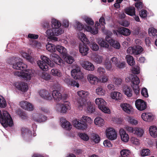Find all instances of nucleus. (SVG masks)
I'll return each instance as SVG.
<instances>
[{
	"label": "nucleus",
	"instance_id": "nucleus-37",
	"mask_svg": "<svg viewBox=\"0 0 157 157\" xmlns=\"http://www.w3.org/2000/svg\"><path fill=\"white\" fill-rule=\"evenodd\" d=\"M77 94L80 98L83 99L87 98L89 97V93L83 90L78 91Z\"/></svg>",
	"mask_w": 157,
	"mask_h": 157
},
{
	"label": "nucleus",
	"instance_id": "nucleus-35",
	"mask_svg": "<svg viewBox=\"0 0 157 157\" xmlns=\"http://www.w3.org/2000/svg\"><path fill=\"white\" fill-rule=\"evenodd\" d=\"M56 51L57 50L59 53L63 56H66L67 52L66 49L63 46L60 45L56 46Z\"/></svg>",
	"mask_w": 157,
	"mask_h": 157
},
{
	"label": "nucleus",
	"instance_id": "nucleus-6",
	"mask_svg": "<svg viewBox=\"0 0 157 157\" xmlns=\"http://www.w3.org/2000/svg\"><path fill=\"white\" fill-rule=\"evenodd\" d=\"M111 60L112 62V63H110V62L107 59L106 60L104 63L105 67L107 69L109 70H111L113 66L119 68H122L124 67L125 62H120L116 57H112Z\"/></svg>",
	"mask_w": 157,
	"mask_h": 157
},
{
	"label": "nucleus",
	"instance_id": "nucleus-40",
	"mask_svg": "<svg viewBox=\"0 0 157 157\" xmlns=\"http://www.w3.org/2000/svg\"><path fill=\"white\" fill-rule=\"evenodd\" d=\"M51 74L56 77H61L63 76V74L61 71L58 69L54 68L51 71Z\"/></svg>",
	"mask_w": 157,
	"mask_h": 157
},
{
	"label": "nucleus",
	"instance_id": "nucleus-5",
	"mask_svg": "<svg viewBox=\"0 0 157 157\" xmlns=\"http://www.w3.org/2000/svg\"><path fill=\"white\" fill-rule=\"evenodd\" d=\"M78 109L79 110L82 109L86 110L89 113H92L95 111V108L92 103L90 101L86 102L83 99H79L77 101V104Z\"/></svg>",
	"mask_w": 157,
	"mask_h": 157
},
{
	"label": "nucleus",
	"instance_id": "nucleus-22",
	"mask_svg": "<svg viewBox=\"0 0 157 157\" xmlns=\"http://www.w3.org/2000/svg\"><path fill=\"white\" fill-rule=\"evenodd\" d=\"M81 64L82 67L85 69L89 71H93L94 69V65L91 62L87 61H82Z\"/></svg>",
	"mask_w": 157,
	"mask_h": 157
},
{
	"label": "nucleus",
	"instance_id": "nucleus-49",
	"mask_svg": "<svg viewBox=\"0 0 157 157\" xmlns=\"http://www.w3.org/2000/svg\"><path fill=\"white\" fill-rule=\"evenodd\" d=\"M82 18L87 24L90 25H92L94 24V21L90 17L86 16H84Z\"/></svg>",
	"mask_w": 157,
	"mask_h": 157
},
{
	"label": "nucleus",
	"instance_id": "nucleus-48",
	"mask_svg": "<svg viewBox=\"0 0 157 157\" xmlns=\"http://www.w3.org/2000/svg\"><path fill=\"white\" fill-rule=\"evenodd\" d=\"M126 58L129 65L131 66H132L134 65L135 61L132 56L130 55H127L126 56Z\"/></svg>",
	"mask_w": 157,
	"mask_h": 157
},
{
	"label": "nucleus",
	"instance_id": "nucleus-18",
	"mask_svg": "<svg viewBox=\"0 0 157 157\" xmlns=\"http://www.w3.org/2000/svg\"><path fill=\"white\" fill-rule=\"evenodd\" d=\"M120 107L122 109L125 113L128 114H132L133 113L134 109L129 104L124 103L120 104Z\"/></svg>",
	"mask_w": 157,
	"mask_h": 157
},
{
	"label": "nucleus",
	"instance_id": "nucleus-63",
	"mask_svg": "<svg viewBox=\"0 0 157 157\" xmlns=\"http://www.w3.org/2000/svg\"><path fill=\"white\" fill-rule=\"evenodd\" d=\"M65 59L67 63L69 64L72 63L74 61L73 57L70 56H66L65 58Z\"/></svg>",
	"mask_w": 157,
	"mask_h": 157
},
{
	"label": "nucleus",
	"instance_id": "nucleus-16",
	"mask_svg": "<svg viewBox=\"0 0 157 157\" xmlns=\"http://www.w3.org/2000/svg\"><path fill=\"white\" fill-rule=\"evenodd\" d=\"M50 58L56 64L61 66H64V64L63 60L56 53H52L51 55Z\"/></svg>",
	"mask_w": 157,
	"mask_h": 157
},
{
	"label": "nucleus",
	"instance_id": "nucleus-59",
	"mask_svg": "<svg viewBox=\"0 0 157 157\" xmlns=\"http://www.w3.org/2000/svg\"><path fill=\"white\" fill-rule=\"evenodd\" d=\"M91 48L93 51H96L99 49V47L97 44L94 42H91L90 45Z\"/></svg>",
	"mask_w": 157,
	"mask_h": 157
},
{
	"label": "nucleus",
	"instance_id": "nucleus-8",
	"mask_svg": "<svg viewBox=\"0 0 157 157\" xmlns=\"http://www.w3.org/2000/svg\"><path fill=\"white\" fill-rule=\"evenodd\" d=\"M71 109V105L67 101H64L63 103L57 104L55 106L56 111L59 113L64 114L67 111Z\"/></svg>",
	"mask_w": 157,
	"mask_h": 157
},
{
	"label": "nucleus",
	"instance_id": "nucleus-46",
	"mask_svg": "<svg viewBox=\"0 0 157 157\" xmlns=\"http://www.w3.org/2000/svg\"><path fill=\"white\" fill-rule=\"evenodd\" d=\"M78 37L82 42H85L86 43H88V40L86 38V35L83 33L82 32L78 33Z\"/></svg>",
	"mask_w": 157,
	"mask_h": 157
},
{
	"label": "nucleus",
	"instance_id": "nucleus-55",
	"mask_svg": "<svg viewBox=\"0 0 157 157\" xmlns=\"http://www.w3.org/2000/svg\"><path fill=\"white\" fill-rule=\"evenodd\" d=\"M78 136L82 140L85 141H87L89 139L88 135L85 133H79Z\"/></svg>",
	"mask_w": 157,
	"mask_h": 157
},
{
	"label": "nucleus",
	"instance_id": "nucleus-21",
	"mask_svg": "<svg viewBox=\"0 0 157 157\" xmlns=\"http://www.w3.org/2000/svg\"><path fill=\"white\" fill-rule=\"evenodd\" d=\"M60 124L61 127L66 130L69 131L72 128V125L70 123L64 118H60Z\"/></svg>",
	"mask_w": 157,
	"mask_h": 157
},
{
	"label": "nucleus",
	"instance_id": "nucleus-10",
	"mask_svg": "<svg viewBox=\"0 0 157 157\" xmlns=\"http://www.w3.org/2000/svg\"><path fill=\"white\" fill-rule=\"evenodd\" d=\"M95 102L98 108L102 111L105 113H110V109L106 106V103L102 98H97L95 99Z\"/></svg>",
	"mask_w": 157,
	"mask_h": 157
},
{
	"label": "nucleus",
	"instance_id": "nucleus-13",
	"mask_svg": "<svg viewBox=\"0 0 157 157\" xmlns=\"http://www.w3.org/2000/svg\"><path fill=\"white\" fill-rule=\"evenodd\" d=\"M51 96H52V98H53L56 101L58 102L65 99L67 97V95L65 94L63 96L59 91L55 90L52 91Z\"/></svg>",
	"mask_w": 157,
	"mask_h": 157
},
{
	"label": "nucleus",
	"instance_id": "nucleus-14",
	"mask_svg": "<svg viewBox=\"0 0 157 157\" xmlns=\"http://www.w3.org/2000/svg\"><path fill=\"white\" fill-rule=\"evenodd\" d=\"M143 51V48L140 46L137 45L135 47H130L127 49L128 53L137 55L140 54Z\"/></svg>",
	"mask_w": 157,
	"mask_h": 157
},
{
	"label": "nucleus",
	"instance_id": "nucleus-34",
	"mask_svg": "<svg viewBox=\"0 0 157 157\" xmlns=\"http://www.w3.org/2000/svg\"><path fill=\"white\" fill-rule=\"evenodd\" d=\"M144 133V131L142 128H140L135 127L133 134L137 137H142L143 136Z\"/></svg>",
	"mask_w": 157,
	"mask_h": 157
},
{
	"label": "nucleus",
	"instance_id": "nucleus-28",
	"mask_svg": "<svg viewBox=\"0 0 157 157\" xmlns=\"http://www.w3.org/2000/svg\"><path fill=\"white\" fill-rule=\"evenodd\" d=\"M14 85L16 88L23 92L26 91L28 89V85L24 82H16L14 83Z\"/></svg>",
	"mask_w": 157,
	"mask_h": 157
},
{
	"label": "nucleus",
	"instance_id": "nucleus-43",
	"mask_svg": "<svg viewBox=\"0 0 157 157\" xmlns=\"http://www.w3.org/2000/svg\"><path fill=\"white\" fill-rule=\"evenodd\" d=\"M20 54L22 57L26 58L29 62L31 63H33L34 62V59L31 57L30 56L28 55L24 51H21Z\"/></svg>",
	"mask_w": 157,
	"mask_h": 157
},
{
	"label": "nucleus",
	"instance_id": "nucleus-58",
	"mask_svg": "<svg viewBox=\"0 0 157 157\" xmlns=\"http://www.w3.org/2000/svg\"><path fill=\"white\" fill-rule=\"evenodd\" d=\"M99 22L101 24V30L104 33V31H103L107 30H105L104 29V25L105 24V19L103 17H100L99 19Z\"/></svg>",
	"mask_w": 157,
	"mask_h": 157
},
{
	"label": "nucleus",
	"instance_id": "nucleus-23",
	"mask_svg": "<svg viewBox=\"0 0 157 157\" xmlns=\"http://www.w3.org/2000/svg\"><path fill=\"white\" fill-rule=\"evenodd\" d=\"M20 105L23 109L30 111L33 110V105L31 103L27 101H23L20 102Z\"/></svg>",
	"mask_w": 157,
	"mask_h": 157
},
{
	"label": "nucleus",
	"instance_id": "nucleus-27",
	"mask_svg": "<svg viewBox=\"0 0 157 157\" xmlns=\"http://www.w3.org/2000/svg\"><path fill=\"white\" fill-rule=\"evenodd\" d=\"M100 24L97 22L95 23V28H93L90 26H86L85 29L87 31L90 32L91 34L95 35L98 33V26L100 25Z\"/></svg>",
	"mask_w": 157,
	"mask_h": 157
},
{
	"label": "nucleus",
	"instance_id": "nucleus-9",
	"mask_svg": "<svg viewBox=\"0 0 157 157\" xmlns=\"http://www.w3.org/2000/svg\"><path fill=\"white\" fill-rule=\"evenodd\" d=\"M103 31L104 33L107 35L105 37V39L109 44L116 49H120L121 47L120 43L117 41L112 39L110 37L112 35V33L108 30H104Z\"/></svg>",
	"mask_w": 157,
	"mask_h": 157
},
{
	"label": "nucleus",
	"instance_id": "nucleus-29",
	"mask_svg": "<svg viewBox=\"0 0 157 157\" xmlns=\"http://www.w3.org/2000/svg\"><path fill=\"white\" fill-rule=\"evenodd\" d=\"M79 52L82 56H86L88 53L89 48L84 43H80L79 45Z\"/></svg>",
	"mask_w": 157,
	"mask_h": 157
},
{
	"label": "nucleus",
	"instance_id": "nucleus-61",
	"mask_svg": "<svg viewBox=\"0 0 157 157\" xmlns=\"http://www.w3.org/2000/svg\"><path fill=\"white\" fill-rule=\"evenodd\" d=\"M150 154V151L147 149H143L140 152V155L142 156H145L149 155Z\"/></svg>",
	"mask_w": 157,
	"mask_h": 157
},
{
	"label": "nucleus",
	"instance_id": "nucleus-12",
	"mask_svg": "<svg viewBox=\"0 0 157 157\" xmlns=\"http://www.w3.org/2000/svg\"><path fill=\"white\" fill-rule=\"evenodd\" d=\"M105 134L107 138L111 140H116L117 137V132L113 128H107L105 131Z\"/></svg>",
	"mask_w": 157,
	"mask_h": 157
},
{
	"label": "nucleus",
	"instance_id": "nucleus-7",
	"mask_svg": "<svg viewBox=\"0 0 157 157\" xmlns=\"http://www.w3.org/2000/svg\"><path fill=\"white\" fill-rule=\"evenodd\" d=\"M51 25L54 31L55 36H58L64 33V30L61 27V24L59 21L54 18H52L51 19Z\"/></svg>",
	"mask_w": 157,
	"mask_h": 157
},
{
	"label": "nucleus",
	"instance_id": "nucleus-42",
	"mask_svg": "<svg viewBox=\"0 0 157 157\" xmlns=\"http://www.w3.org/2000/svg\"><path fill=\"white\" fill-rule=\"evenodd\" d=\"M97 42L101 47L104 48H108L109 46L107 42L101 38H98Z\"/></svg>",
	"mask_w": 157,
	"mask_h": 157
},
{
	"label": "nucleus",
	"instance_id": "nucleus-53",
	"mask_svg": "<svg viewBox=\"0 0 157 157\" xmlns=\"http://www.w3.org/2000/svg\"><path fill=\"white\" fill-rule=\"evenodd\" d=\"M91 139L96 143H98L100 140L99 136L95 133H93L92 135Z\"/></svg>",
	"mask_w": 157,
	"mask_h": 157
},
{
	"label": "nucleus",
	"instance_id": "nucleus-62",
	"mask_svg": "<svg viewBox=\"0 0 157 157\" xmlns=\"http://www.w3.org/2000/svg\"><path fill=\"white\" fill-rule=\"evenodd\" d=\"M75 28L78 30H81L84 28V26L81 23L76 21H75Z\"/></svg>",
	"mask_w": 157,
	"mask_h": 157
},
{
	"label": "nucleus",
	"instance_id": "nucleus-52",
	"mask_svg": "<svg viewBox=\"0 0 157 157\" xmlns=\"http://www.w3.org/2000/svg\"><path fill=\"white\" fill-rule=\"evenodd\" d=\"M121 156L122 157H128L130 154V152L128 150L124 149L120 152Z\"/></svg>",
	"mask_w": 157,
	"mask_h": 157
},
{
	"label": "nucleus",
	"instance_id": "nucleus-24",
	"mask_svg": "<svg viewBox=\"0 0 157 157\" xmlns=\"http://www.w3.org/2000/svg\"><path fill=\"white\" fill-rule=\"evenodd\" d=\"M21 136L26 140H29L32 136L31 132L28 128H23L21 129Z\"/></svg>",
	"mask_w": 157,
	"mask_h": 157
},
{
	"label": "nucleus",
	"instance_id": "nucleus-57",
	"mask_svg": "<svg viewBox=\"0 0 157 157\" xmlns=\"http://www.w3.org/2000/svg\"><path fill=\"white\" fill-rule=\"evenodd\" d=\"M130 141L132 144L135 145H138L140 144V140L136 137H131Z\"/></svg>",
	"mask_w": 157,
	"mask_h": 157
},
{
	"label": "nucleus",
	"instance_id": "nucleus-4",
	"mask_svg": "<svg viewBox=\"0 0 157 157\" xmlns=\"http://www.w3.org/2000/svg\"><path fill=\"white\" fill-rule=\"evenodd\" d=\"M0 122L4 128L7 127L8 126L11 127L13 124L10 115L6 111H3L2 115L0 110Z\"/></svg>",
	"mask_w": 157,
	"mask_h": 157
},
{
	"label": "nucleus",
	"instance_id": "nucleus-1",
	"mask_svg": "<svg viewBox=\"0 0 157 157\" xmlns=\"http://www.w3.org/2000/svg\"><path fill=\"white\" fill-rule=\"evenodd\" d=\"M13 67L17 70H22V71H16L14 72L15 76L20 77L25 80H30L33 76V71L32 70L26 69L27 65L21 61L19 58L13 63Z\"/></svg>",
	"mask_w": 157,
	"mask_h": 157
},
{
	"label": "nucleus",
	"instance_id": "nucleus-17",
	"mask_svg": "<svg viewBox=\"0 0 157 157\" xmlns=\"http://www.w3.org/2000/svg\"><path fill=\"white\" fill-rule=\"evenodd\" d=\"M135 105L136 108L140 111H143L147 107L146 103L141 99H138L135 101Z\"/></svg>",
	"mask_w": 157,
	"mask_h": 157
},
{
	"label": "nucleus",
	"instance_id": "nucleus-2",
	"mask_svg": "<svg viewBox=\"0 0 157 157\" xmlns=\"http://www.w3.org/2000/svg\"><path fill=\"white\" fill-rule=\"evenodd\" d=\"M74 126L77 129L84 130L87 128V124H91L93 123L91 118L86 116H83L79 120L77 119H74L72 121Z\"/></svg>",
	"mask_w": 157,
	"mask_h": 157
},
{
	"label": "nucleus",
	"instance_id": "nucleus-38",
	"mask_svg": "<svg viewBox=\"0 0 157 157\" xmlns=\"http://www.w3.org/2000/svg\"><path fill=\"white\" fill-rule=\"evenodd\" d=\"M125 12L129 16H133L136 13L135 8L132 6L127 7L125 10Z\"/></svg>",
	"mask_w": 157,
	"mask_h": 157
},
{
	"label": "nucleus",
	"instance_id": "nucleus-19",
	"mask_svg": "<svg viewBox=\"0 0 157 157\" xmlns=\"http://www.w3.org/2000/svg\"><path fill=\"white\" fill-rule=\"evenodd\" d=\"M113 32L117 36L121 34L125 36L129 35L131 33L129 29L124 27L119 28L118 30H114Z\"/></svg>",
	"mask_w": 157,
	"mask_h": 157
},
{
	"label": "nucleus",
	"instance_id": "nucleus-45",
	"mask_svg": "<svg viewBox=\"0 0 157 157\" xmlns=\"http://www.w3.org/2000/svg\"><path fill=\"white\" fill-rule=\"evenodd\" d=\"M94 124L99 126H102L104 124V121L103 119L100 117H96L94 120Z\"/></svg>",
	"mask_w": 157,
	"mask_h": 157
},
{
	"label": "nucleus",
	"instance_id": "nucleus-11",
	"mask_svg": "<svg viewBox=\"0 0 157 157\" xmlns=\"http://www.w3.org/2000/svg\"><path fill=\"white\" fill-rule=\"evenodd\" d=\"M71 76L76 79H81L83 78V74L81 71L80 67L76 66L75 68H74L71 71Z\"/></svg>",
	"mask_w": 157,
	"mask_h": 157
},
{
	"label": "nucleus",
	"instance_id": "nucleus-15",
	"mask_svg": "<svg viewBox=\"0 0 157 157\" xmlns=\"http://www.w3.org/2000/svg\"><path fill=\"white\" fill-rule=\"evenodd\" d=\"M32 119L36 122L41 123L46 121L47 118L40 113H34L32 115Z\"/></svg>",
	"mask_w": 157,
	"mask_h": 157
},
{
	"label": "nucleus",
	"instance_id": "nucleus-50",
	"mask_svg": "<svg viewBox=\"0 0 157 157\" xmlns=\"http://www.w3.org/2000/svg\"><path fill=\"white\" fill-rule=\"evenodd\" d=\"M96 93L98 95L104 96L105 93V91L104 89L101 87H98L96 90Z\"/></svg>",
	"mask_w": 157,
	"mask_h": 157
},
{
	"label": "nucleus",
	"instance_id": "nucleus-44",
	"mask_svg": "<svg viewBox=\"0 0 157 157\" xmlns=\"http://www.w3.org/2000/svg\"><path fill=\"white\" fill-rule=\"evenodd\" d=\"M46 49L50 52H56V46L52 44L48 43L46 45Z\"/></svg>",
	"mask_w": 157,
	"mask_h": 157
},
{
	"label": "nucleus",
	"instance_id": "nucleus-56",
	"mask_svg": "<svg viewBox=\"0 0 157 157\" xmlns=\"http://www.w3.org/2000/svg\"><path fill=\"white\" fill-rule=\"evenodd\" d=\"M6 106V103L5 99L3 97L0 95V107L1 108H5Z\"/></svg>",
	"mask_w": 157,
	"mask_h": 157
},
{
	"label": "nucleus",
	"instance_id": "nucleus-31",
	"mask_svg": "<svg viewBox=\"0 0 157 157\" xmlns=\"http://www.w3.org/2000/svg\"><path fill=\"white\" fill-rule=\"evenodd\" d=\"M111 98L115 101L121 100L122 98V95L121 93L118 91H113L110 94Z\"/></svg>",
	"mask_w": 157,
	"mask_h": 157
},
{
	"label": "nucleus",
	"instance_id": "nucleus-30",
	"mask_svg": "<svg viewBox=\"0 0 157 157\" xmlns=\"http://www.w3.org/2000/svg\"><path fill=\"white\" fill-rule=\"evenodd\" d=\"M122 141L124 142H127L129 140V136L125 131L123 128H121L119 131Z\"/></svg>",
	"mask_w": 157,
	"mask_h": 157
},
{
	"label": "nucleus",
	"instance_id": "nucleus-41",
	"mask_svg": "<svg viewBox=\"0 0 157 157\" xmlns=\"http://www.w3.org/2000/svg\"><path fill=\"white\" fill-rule=\"evenodd\" d=\"M92 58L94 61L97 64L101 63L102 62L103 59L101 56L96 54L93 55Z\"/></svg>",
	"mask_w": 157,
	"mask_h": 157
},
{
	"label": "nucleus",
	"instance_id": "nucleus-36",
	"mask_svg": "<svg viewBox=\"0 0 157 157\" xmlns=\"http://www.w3.org/2000/svg\"><path fill=\"white\" fill-rule=\"evenodd\" d=\"M150 135L153 137H157V127L154 125L150 126L149 128Z\"/></svg>",
	"mask_w": 157,
	"mask_h": 157
},
{
	"label": "nucleus",
	"instance_id": "nucleus-64",
	"mask_svg": "<svg viewBox=\"0 0 157 157\" xmlns=\"http://www.w3.org/2000/svg\"><path fill=\"white\" fill-rule=\"evenodd\" d=\"M132 72L136 74H138L140 73V68L138 66H136L132 69Z\"/></svg>",
	"mask_w": 157,
	"mask_h": 157
},
{
	"label": "nucleus",
	"instance_id": "nucleus-60",
	"mask_svg": "<svg viewBox=\"0 0 157 157\" xmlns=\"http://www.w3.org/2000/svg\"><path fill=\"white\" fill-rule=\"evenodd\" d=\"M45 33L48 36V38L52 36H55V33L53 28L47 29L45 32Z\"/></svg>",
	"mask_w": 157,
	"mask_h": 157
},
{
	"label": "nucleus",
	"instance_id": "nucleus-39",
	"mask_svg": "<svg viewBox=\"0 0 157 157\" xmlns=\"http://www.w3.org/2000/svg\"><path fill=\"white\" fill-rule=\"evenodd\" d=\"M37 63L40 68L43 71H47L48 70V66L47 63L41 60H38Z\"/></svg>",
	"mask_w": 157,
	"mask_h": 157
},
{
	"label": "nucleus",
	"instance_id": "nucleus-26",
	"mask_svg": "<svg viewBox=\"0 0 157 157\" xmlns=\"http://www.w3.org/2000/svg\"><path fill=\"white\" fill-rule=\"evenodd\" d=\"M141 118L144 121L147 122L152 121L154 118V115L151 113H144L141 114Z\"/></svg>",
	"mask_w": 157,
	"mask_h": 157
},
{
	"label": "nucleus",
	"instance_id": "nucleus-54",
	"mask_svg": "<svg viewBox=\"0 0 157 157\" xmlns=\"http://www.w3.org/2000/svg\"><path fill=\"white\" fill-rule=\"evenodd\" d=\"M148 33L150 36H157V30L153 28H150L148 29Z\"/></svg>",
	"mask_w": 157,
	"mask_h": 157
},
{
	"label": "nucleus",
	"instance_id": "nucleus-51",
	"mask_svg": "<svg viewBox=\"0 0 157 157\" xmlns=\"http://www.w3.org/2000/svg\"><path fill=\"white\" fill-rule=\"evenodd\" d=\"M127 120L129 124L132 125H136L138 123V121L133 117H128Z\"/></svg>",
	"mask_w": 157,
	"mask_h": 157
},
{
	"label": "nucleus",
	"instance_id": "nucleus-20",
	"mask_svg": "<svg viewBox=\"0 0 157 157\" xmlns=\"http://www.w3.org/2000/svg\"><path fill=\"white\" fill-rule=\"evenodd\" d=\"M63 80L64 82L68 86H76L77 87H79V84L74 80H72L70 77L68 76H66L65 78H63Z\"/></svg>",
	"mask_w": 157,
	"mask_h": 157
},
{
	"label": "nucleus",
	"instance_id": "nucleus-25",
	"mask_svg": "<svg viewBox=\"0 0 157 157\" xmlns=\"http://www.w3.org/2000/svg\"><path fill=\"white\" fill-rule=\"evenodd\" d=\"M39 94L43 98L49 100L52 99L51 94L48 90L44 89L41 90L40 91Z\"/></svg>",
	"mask_w": 157,
	"mask_h": 157
},
{
	"label": "nucleus",
	"instance_id": "nucleus-47",
	"mask_svg": "<svg viewBox=\"0 0 157 157\" xmlns=\"http://www.w3.org/2000/svg\"><path fill=\"white\" fill-rule=\"evenodd\" d=\"M30 44L33 48L37 49H40L41 47L40 43L35 40H33L30 41Z\"/></svg>",
	"mask_w": 157,
	"mask_h": 157
},
{
	"label": "nucleus",
	"instance_id": "nucleus-32",
	"mask_svg": "<svg viewBox=\"0 0 157 157\" xmlns=\"http://www.w3.org/2000/svg\"><path fill=\"white\" fill-rule=\"evenodd\" d=\"M87 78L88 82L92 84H96L99 81V79L96 76L92 74H89Z\"/></svg>",
	"mask_w": 157,
	"mask_h": 157
},
{
	"label": "nucleus",
	"instance_id": "nucleus-33",
	"mask_svg": "<svg viewBox=\"0 0 157 157\" xmlns=\"http://www.w3.org/2000/svg\"><path fill=\"white\" fill-rule=\"evenodd\" d=\"M123 92L125 95L128 97H131L132 95L133 92L132 89L127 86H123Z\"/></svg>",
	"mask_w": 157,
	"mask_h": 157
},
{
	"label": "nucleus",
	"instance_id": "nucleus-3",
	"mask_svg": "<svg viewBox=\"0 0 157 157\" xmlns=\"http://www.w3.org/2000/svg\"><path fill=\"white\" fill-rule=\"evenodd\" d=\"M126 82H131V86L136 95L139 94L140 88L138 86L140 81L139 78L136 75H131L129 77L126 78Z\"/></svg>",
	"mask_w": 157,
	"mask_h": 157
}]
</instances>
